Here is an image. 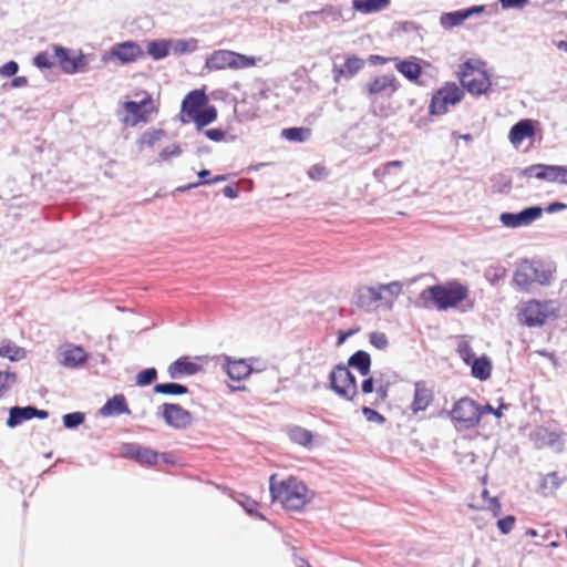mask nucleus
<instances>
[{
  "label": "nucleus",
  "mask_w": 567,
  "mask_h": 567,
  "mask_svg": "<svg viewBox=\"0 0 567 567\" xmlns=\"http://www.w3.org/2000/svg\"><path fill=\"white\" fill-rule=\"evenodd\" d=\"M467 286L456 281H446L443 285H434L422 290L417 298L420 307H429L432 302L437 310H447L455 308L458 303L468 297Z\"/></svg>",
  "instance_id": "1"
},
{
  "label": "nucleus",
  "mask_w": 567,
  "mask_h": 567,
  "mask_svg": "<svg viewBox=\"0 0 567 567\" xmlns=\"http://www.w3.org/2000/svg\"><path fill=\"white\" fill-rule=\"evenodd\" d=\"M270 494L272 502H280L288 511H300L311 501L307 485L293 476L277 482L276 475H272Z\"/></svg>",
  "instance_id": "2"
},
{
  "label": "nucleus",
  "mask_w": 567,
  "mask_h": 567,
  "mask_svg": "<svg viewBox=\"0 0 567 567\" xmlns=\"http://www.w3.org/2000/svg\"><path fill=\"white\" fill-rule=\"evenodd\" d=\"M554 267L539 259H523L514 272L513 282L519 289L527 290L534 284L547 286L550 284Z\"/></svg>",
  "instance_id": "3"
},
{
  "label": "nucleus",
  "mask_w": 567,
  "mask_h": 567,
  "mask_svg": "<svg viewBox=\"0 0 567 567\" xmlns=\"http://www.w3.org/2000/svg\"><path fill=\"white\" fill-rule=\"evenodd\" d=\"M485 63L481 60H467L460 66V81L471 94L486 93L492 83L489 75L484 70Z\"/></svg>",
  "instance_id": "4"
},
{
  "label": "nucleus",
  "mask_w": 567,
  "mask_h": 567,
  "mask_svg": "<svg viewBox=\"0 0 567 567\" xmlns=\"http://www.w3.org/2000/svg\"><path fill=\"white\" fill-rule=\"evenodd\" d=\"M256 63L257 59L255 56L229 50H216L206 59L205 66L209 70H239L254 66Z\"/></svg>",
  "instance_id": "5"
},
{
  "label": "nucleus",
  "mask_w": 567,
  "mask_h": 567,
  "mask_svg": "<svg viewBox=\"0 0 567 567\" xmlns=\"http://www.w3.org/2000/svg\"><path fill=\"white\" fill-rule=\"evenodd\" d=\"M528 437L537 450L550 449L560 453L564 449V433L556 424L537 425L529 432Z\"/></svg>",
  "instance_id": "6"
},
{
  "label": "nucleus",
  "mask_w": 567,
  "mask_h": 567,
  "mask_svg": "<svg viewBox=\"0 0 567 567\" xmlns=\"http://www.w3.org/2000/svg\"><path fill=\"white\" fill-rule=\"evenodd\" d=\"M330 389L341 399L352 401L358 394L357 379L344 364H337L329 374Z\"/></svg>",
  "instance_id": "7"
},
{
  "label": "nucleus",
  "mask_w": 567,
  "mask_h": 567,
  "mask_svg": "<svg viewBox=\"0 0 567 567\" xmlns=\"http://www.w3.org/2000/svg\"><path fill=\"white\" fill-rule=\"evenodd\" d=\"M464 92L455 83H446L439 89L432 96L429 106L431 115H443L453 106L462 101Z\"/></svg>",
  "instance_id": "8"
},
{
  "label": "nucleus",
  "mask_w": 567,
  "mask_h": 567,
  "mask_svg": "<svg viewBox=\"0 0 567 567\" xmlns=\"http://www.w3.org/2000/svg\"><path fill=\"white\" fill-rule=\"evenodd\" d=\"M451 417L463 429L475 427L482 417L481 405L471 398H462L455 402L451 411Z\"/></svg>",
  "instance_id": "9"
},
{
  "label": "nucleus",
  "mask_w": 567,
  "mask_h": 567,
  "mask_svg": "<svg viewBox=\"0 0 567 567\" xmlns=\"http://www.w3.org/2000/svg\"><path fill=\"white\" fill-rule=\"evenodd\" d=\"M167 426L175 430H185L193 424L194 417L192 413L176 403H163L157 411Z\"/></svg>",
  "instance_id": "10"
},
{
  "label": "nucleus",
  "mask_w": 567,
  "mask_h": 567,
  "mask_svg": "<svg viewBox=\"0 0 567 567\" xmlns=\"http://www.w3.org/2000/svg\"><path fill=\"white\" fill-rule=\"evenodd\" d=\"M55 64L58 63L61 70L66 74H74L86 71L87 62L85 55L80 53L76 56L70 55V50L61 45L54 44L51 47Z\"/></svg>",
  "instance_id": "11"
},
{
  "label": "nucleus",
  "mask_w": 567,
  "mask_h": 567,
  "mask_svg": "<svg viewBox=\"0 0 567 567\" xmlns=\"http://www.w3.org/2000/svg\"><path fill=\"white\" fill-rule=\"evenodd\" d=\"M542 214V207L530 206L518 213H503L499 216V220L506 227L516 228L532 224L534 220L538 219Z\"/></svg>",
  "instance_id": "12"
},
{
  "label": "nucleus",
  "mask_w": 567,
  "mask_h": 567,
  "mask_svg": "<svg viewBox=\"0 0 567 567\" xmlns=\"http://www.w3.org/2000/svg\"><path fill=\"white\" fill-rule=\"evenodd\" d=\"M519 322L527 327L543 326L546 322L547 313L544 305L539 301H528L518 312Z\"/></svg>",
  "instance_id": "13"
},
{
  "label": "nucleus",
  "mask_w": 567,
  "mask_h": 567,
  "mask_svg": "<svg viewBox=\"0 0 567 567\" xmlns=\"http://www.w3.org/2000/svg\"><path fill=\"white\" fill-rule=\"evenodd\" d=\"M399 89V82L394 75L383 74L374 78L365 85L369 95L391 97Z\"/></svg>",
  "instance_id": "14"
},
{
  "label": "nucleus",
  "mask_w": 567,
  "mask_h": 567,
  "mask_svg": "<svg viewBox=\"0 0 567 567\" xmlns=\"http://www.w3.org/2000/svg\"><path fill=\"white\" fill-rule=\"evenodd\" d=\"M49 416V412L45 410H39L35 406H13L9 410V417L7 419L8 427H17L24 421L38 417L44 420Z\"/></svg>",
  "instance_id": "15"
},
{
  "label": "nucleus",
  "mask_w": 567,
  "mask_h": 567,
  "mask_svg": "<svg viewBox=\"0 0 567 567\" xmlns=\"http://www.w3.org/2000/svg\"><path fill=\"white\" fill-rule=\"evenodd\" d=\"M382 293L379 285L363 286L355 291V305L367 311H371L378 303L383 305Z\"/></svg>",
  "instance_id": "16"
},
{
  "label": "nucleus",
  "mask_w": 567,
  "mask_h": 567,
  "mask_svg": "<svg viewBox=\"0 0 567 567\" xmlns=\"http://www.w3.org/2000/svg\"><path fill=\"white\" fill-rule=\"evenodd\" d=\"M207 95L204 91L194 90L189 92L182 102V114L187 115V120L182 116L184 123L188 122L189 118L200 111L207 104Z\"/></svg>",
  "instance_id": "17"
},
{
  "label": "nucleus",
  "mask_w": 567,
  "mask_h": 567,
  "mask_svg": "<svg viewBox=\"0 0 567 567\" xmlns=\"http://www.w3.org/2000/svg\"><path fill=\"white\" fill-rule=\"evenodd\" d=\"M110 54L111 56L118 59L122 63H131L143 55V51L138 43L126 41L113 45Z\"/></svg>",
  "instance_id": "18"
},
{
  "label": "nucleus",
  "mask_w": 567,
  "mask_h": 567,
  "mask_svg": "<svg viewBox=\"0 0 567 567\" xmlns=\"http://www.w3.org/2000/svg\"><path fill=\"white\" fill-rule=\"evenodd\" d=\"M305 19L309 20V27L318 28L319 22L317 19H320L323 23H328L329 21H339L342 19V13L340 9L332 6H327L319 11L305 12L301 16V22H303Z\"/></svg>",
  "instance_id": "19"
},
{
  "label": "nucleus",
  "mask_w": 567,
  "mask_h": 567,
  "mask_svg": "<svg viewBox=\"0 0 567 567\" xmlns=\"http://www.w3.org/2000/svg\"><path fill=\"white\" fill-rule=\"evenodd\" d=\"M223 368L227 375L234 381H241L249 377L252 372V368L244 359L233 360L230 357H224Z\"/></svg>",
  "instance_id": "20"
},
{
  "label": "nucleus",
  "mask_w": 567,
  "mask_h": 567,
  "mask_svg": "<svg viewBox=\"0 0 567 567\" xmlns=\"http://www.w3.org/2000/svg\"><path fill=\"white\" fill-rule=\"evenodd\" d=\"M364 66V61L357 56H349L342 65H334L332 69L334 82H339L341 78L351 79Z\"/></svg>",
  "instance_id": "21"
},
{
  "label": "nucleus",
  "mask_w": 567,
  "mask_h": 567,
  "mask_svg": "<svg viewBox=\"0 0 567 567\" xmlns=\"http://www.w3.org/2000/svg\"><path fill=\"white\" fill-rule=\"evenodd\" d=\"M433 400V392L426 386L424 381H417L414 384V398L411 404V410L414 413L424 411Z\"/></svg>",
  "instance_id": "22"
},
{
  "label": "nucleus",
  "mask_w": 567,
  "mask_h": 567,
  "mask_svg": "<svg viewBox=\"0 0 567 567\" xmlns=\"http://www.w3.org/2000/svg\"><path fill=\"white\" fill-rule=\"evenodd\" d=\"M202 367L195 362L188 361L187 358L182 357L172 362L167 368V373L171 379H179L183 375H194L199 372Z\"/></svg>",
  "instance_id": "23"
},
{
  "label": "nucleus",
  "mask_w": 567,
  "mask_h": 567,
  "mask_svg": "<svg viewBox=\"0 0 567 567\" xmlns=\"http://www.w3.org/2000/svg\"><path fill=\"white\" fill-rule=\"evenodd\" d=\"M126 456L135 458L141 464L153 465L157 463L159 454L150 447L137 444H126L124 447Z\"/></svg>",
  "instance_id": "24"
},
{
  "label": "nucleus",
  "mask_w": 567,
  "mask_h": 567,
  "mask_svg": "<svg viewBox=\"0 0 567 567\" xmlns=\"http://www.w3.org/2000/svg\"><path fill=\"white\" fill-rule=\"evenodd\" d=\"M130 413H131V410L128 409L125 396L123 394L113 395L100 409V414L102 416H112V415H121V414H130Z\"/></svg>",
  "instance_id": "25"
},
{
  "label": "nucleus",
  "mask_w": 567,
  "mask_h": 567,
  "mask_svg": "<svg viewBox=\"0 0 567 567\" xmlns=\"http://www.w3.org/2000/svg\"><path fill=\"white\" fill-rule=\"evenodd\" d=\"M535 134V127L530 120H522L514 124L509 131L508 138L511 143L518 146L525 138Z\"/></svg>",
  "instance_id": "26"
},
{
  "label": "nucleus",
  "mask_w": 567,
  "mask_h": 567,
  "mask_svg": "<svg viewBox=\"0 0 567 567\" xmlns=\"http://www.w3.org/2000/svg\"><path fill=\"white\" fill-rule=\"evenodd\" d=\"M124 109L137 121H145L147 115L153 111L152 97L147 95L141 102L127 101L124 104Z\"/></svg>",
  "instance_id": "27"
},
{
  "label": "nucleus",
  "mask_w": 567,
  "mask_h": 567,
  "mask_svg": "<svg viewBox=\"0 0 567 567\" xmlns=\"http://www.w3.org/2000/svg\"><path fill=\"white\" fill-rule=\"evenodd\" d=\"M348 365L365 377L370 373L371 357L367 351L358 350L348 359Z\"/></svg>",
  "instance_id": "28"
},
{
  "label": "nucleus",
  "mask_w": 567,
  "mask_h": 567,
  "mask_svg": "<svg viewBox=\"0 0 567 567\" xmlns=\"http://www.w3.org/2000/svg\"><path fill=\"white\" fill-rule=\"evenodd\" d=\"M396 61V70L410 81H415L422 74V66L417 63L416 59L399 60Z\"/></svg>",
  "instance_id": "29"
},
{
  "label": "nucleus",
  "mask_w": 567,
  "mask_h": 567,
  "mask_svg": "<svg viewBox=\"0 0 567 567\" xmlns=\"http://www.w3.org/2000/svg\"><path fill=\"white\" fill-rule=\"evenodd\" d=\"M87 359V354L82 347H73L62 352L61 363L65 368H76Z\"/></svg>",
  "instance_id": "30"
},
{
  "label": "nucleus",
  "mask_w": 567,
  "mask_h": 567,
  "mask_svg": "<svg viewBox=\"0 0 567 567\" xmlns=\"http://www.w3.org/2000/svg\"><path fill=\"white\" fill-rule=\"evenodd\" d=\"M470 365L471 373L475 379L485 381L491 377L492 362L488 357L482 355L480 358H475Z\"/></svg>",
  "instance_id": "31"
},
{
  "label": "nucleus",
  "mask_w": 567,
  "mask_h": 567,
  "mask_svg": "<svg viewBox=\"0 0 567 567\" xmlns=\"http://www.w3.org/2000/svg\"><path fill=\"white\" fill-rule=\"evenodd\" d=\"M389 4L390 0H352V8L364 14L382 11Z\"/></svg>",
  "instance_id": "32"
},
{
  "label": "nucleus",
  "mask_w": 567,
  "mask_h": 567,
  "mask_svg": "<svg viewBox=\"0 0 567 567\" xmlns=\"http://www.w3.org/2000/svg\"><path fill=\"white\" fill-rule=\"evenodd\" d=\"M379 287L383 297V305L391 309L394 300L402 293L403 285L400 281H391L379 284Z\"/></svg>",
  "instance_id": "33"
},
{
  "label": "nucleus",
  "mask_w": 567,
  "mask_h": 567,
  "mask_svg": "<svg viewBox=\"0 0 567 567\" xmlns=\"http://www.w3.org/2000/svg\"><path fill=\"white\" fill-rule=\"evenodd\" d=\"M217 118V110L214 105L206 104L200 111L194 114L189 121H194L196 127L199 131L213 123Z\"/></svg>",
  "instance_id": "34"
},
{
  "label": "nucleus",
  "mask_w": 567,
  "mask_h": 567,
  "mask_svg": "<svg viewBox=\"0 0 567 567\" xmlns=\"http://www.w3.org/2000/svg\"><path fill=\"white\" fill-rule=\"evenodd\" d=\"M172 47V40H159V41H150L147 43V53L154 60H161L166 58L169 54V50Z\"/></svg>",
  "instance_id": "35"
},
{
  "label": "nucleus",
  "mask_w": 567,
  "mask_h": 567,
  "mask_svg": "<svg viewBox=\"0 0 567 567\" xmlns=\"http://www.w3.org/2000/svg\"><path fill=\"white\" fill-rule=\"evenodd\" d=\"M288 435L292 442H295L301 446L311 445L312 440H313V435L309 430L298 426V425L291 426L288 430Z\"/></svg>",
  "instance_id": "36"
},
{
  "label": "nucleus",
  "mask_w": 567,
  "mask_h": 567,
  "mask_svg": "<svg viewBox=\"0 0 567 567\" xmlns=\"http://www.w3.org/2000/svg\"><path fill=\"white\" fill-rule=\"evenodd\" d=\"M281 136L290 142L303 143L311 136V130L308 127H288L281 131Z\"/></svg>",
  "instance_id": "37"
},
{
  "label": "nucleus",
  "mask_w": 567,
  "mask_h": 567,
  "mask_svg": "<svg viewBox=\"0 0 567 567\" xmlns=\"http://www.w3.org/2000/svg\"><path fill=\"white\" fill-rule=\"evenodd\" d=\"M153 390L156 393L166 395H183L189 392L186 385L176 382L157 383Z\"/></svg>",
  "instance_id": "38"
},
{
  "label": "nucleus",
  "mask_w": 567,
  "mask_h": 567,
  "mask_svg": "<svg viewBox=\"0 0 567 567\" xmlns=\"http://www.w3.org/2000/svg\"><path fill=\"white\" fill-rule=\"evenodd\" d=\"M466 19L467 18L464 10H456L443 13L440 17V23L444 29H452L462 24Z\"/></svg>",
  "instance_id": "39"
},
{
  "label": "nucleus",
  "mask_w": 567,
  "mask_h": 567,
  "mask_svg": "<svg viewBox=\"0 0 567 567\" xmlns=\"http://www.w3.org/2000/svg\"><path fill=\"white\" fill-rule=\"evenodd\" d=\"M197 48L198 40L195 38L172 41V49L175 54L192 53L196 51Z\"/></svg>",
  "instance_id": "40"
},
{
  "label": "nucleus",
  "mask_w": 567,
  "mask_h": 567,
  "mask_svg": "<svg viewBox=\"0 0 567 567\" xmlns=\"http://www.w3.org/2000/svg\"><path fill=\"white\" fill-rule=\"evenodd\" d=\"M561 485V480L558 476L557 472L548 473L542 481L540 488L543 491H549V493H554Z\"/></svg>",
  "instance_id": "41"
},
{
  "label": "nucleus",
  "mask_w": 567,
  "mask_h": 567,
  "mask_svg": "<svg viewBox=\"0 0 567 567\" xmlns=\"http://www.w3.org/2000/svg\"><path fill=\"white\" fill-rule=\"evenodd\" d=\"M62 420L64 427L73 430L84 422L85 414L83 412L66 413L63 415Z\"/></svg>",
  "instance_id": "42"
},
{
  "label": "nucleus",
  "mask_w": 567,
  "mask_h": 567,
  "mask_svg": "<svg viewBox=\"0 0 567 567\" xmlns=\"http://www.w3.org/2000/svg\"><path fill=\"white\" fill-rule=\"evenodd\" d=\"M33 64L39 69H51L55 65V59L49 51L40 52L34 56Z\"/></svg>",
  "instance_id": "43"
},
{
  "label": "nucleus",
  "mask_w": 567,
  "mask_h": 567,
  "mask_svg": "<svg viewBox=\"0 0 567 567\" xmlns=\"http://www.w3.org/2000/svg\"><path fill=\"white\" fill-rule=\"evenodd\" d=\"M157 379V370L155 368H147L138 372L136 375V384L140 386H146L153 383Z\"/></svg>",
  "instance_id": "44"
},
{
  "label": "nucleus",
  "mask_w": 567,
  "mask_h": 567,
  "mask_svg": "<svg viewBox=\"0 0 567 567\" xmlns=\"http://www.w3.org/2000/svg\"><path fill=\"white\" fill-rule=\"evenodd\" d=\"M456 352L463 360V362L467 365H470L471 362L475 359V354L473 352L471 344L465 340L458 343Z\"/></svg>",
  "instance_id": "45"
},
{
  "label": "nucleus",
  "mask_w": 567,
  "mask_h": 567,
  "mask_svg": "<svg viewBox=\"0 0 567 567\" xmlns=\"http://www.w3.org/2000/svg\"><path fill=\"white\" fill-rule=\"evenodd\" d=\"M375 392L381 401H384L388 398L389 389L392 384V380H383V373H378L375 377Z\"/></svg>",
  "instance_id": "46"
},
{
  "label": "nucleus",
  "mask_w": 567,
  "mask_h": 567,
  "mask_svg": "<svg viewBox=\"0 0 567 567\" xmlns=\"http://www.w3.org/2000/svg\"><path fill=\"white\" fill-rule=\"evenodd\" d=\"M165 136L163 130H150L143 133L141 136V144L153 146L157 141Z\"/></svg>",
  "instance_id": "47"
},
{
  "label": "nucleus",
  "mask_w": 567,
  "mask_h": 567,
  "mask_svg": "<svg viewBox=\"0 0 567 567\" xmlns=\"http://www.w3.org/2000/svg\"><path fill=\"white\" fill-rule=\"evenodd\" d=\"M403 166V162L401 161H391L382 165L381 167L374 169L373 175L377 179L382 181L391 169L401 168Z\"/></svg>",
  "instance_id": "48"
},
{
  "label": "nucleus",
  "mask_w": 567,
  "mask_h": 567,
  "mask_svg": "<svg viewBox=\"0 0 567 567\" xmlns=\"http://www.w3.org/2000/svg\"><path fill=\"white\" fill-rule=\"evenodd\" d=\"M238 503L250 516H256L264 519V516L257 512V502L254 501L252 498L241 495L240 499H238Z\"/></svg>",
  "instance_id": "49"
},
{
  "label": "nucleus",
  "mask_w": 567,
  "mask_h": 567,
  "mask_svg": "<svg viewBox=\"0 0 567 567\" xmlns=\"http://www.w3.org/2000/svg\"><path fill=\"white\" fill-rule=\"evenodd\" d=\"M17 381L16 373L0 371V398Z\"/></svg>",
  "instance_id": "50"
},
{
  "label": "nucleus",
  "mask_w": 567,
  "mask_h": 567,
  "mask_svg": "<svg viewBox=\"0 0 567 567\" xmlns=\"http://www.w3.org/2000/svg\"><path fill=\"white\" fill-rule=\"evenodd\" d=\"M515 522H516L515 516L507 515L497 520V527L502 534L507 535L513 530V528L515 526Z\"/></svg>",
  "instance_id": "51"
},
{
  "label": "nucleus",
  "mask_w": 567,
  "mask_h": 567,
  "mask_svg": "<svg viewBox=\"0 0 567 567\" xmlns=\"http://www.w3.org/2000/svg\"><path fill=\"white\" fill-rule=\"evenodd\" d=\"M362 413L368 422L378 424H383L385 422V417L382 414L369 406H363Z\"/></svg>",
  "instance_id": "52"
},
{
  "label": "nucleus",
  "mask_w": 567,
  "mask_h": 567,
  "mask_svg": "<svg viewBox=\"0 0 567 567\" xmlns=\"http://www.w3.org/2000/svg\"><path fill=\"white\" fill-rule=\"evenodd\" d=\"M370 343L377 349L383 350L388 347V337L383 332H372L370 334Z\"/></svg>",
  "instance_id": "53"
},
{
  "label": "nucleus",
  "mask_w": 567,
  "mask_h": 567,
  "mask_svg": "<svg viewBox=\"0 0 567 567\" xmlns=\"http://www.w3.org/2000/svg\"><path fill=\"white\" fill-rule=\"evenodd\" d=\"M19 71V64L11 60L0 66V76L10 78L17 74Z\"/></svg>",
  "instance_id": "54"
},
{
  "label": "nucleus",
  "mask_w": 567,
  "mask_h": 567,
  "mask_svg": "<svg viewBox=\"0 0 567 567\" xmlns=\"http://www.w3.org/2000/svg\"><path fill=\"white\" fill-rule=\"evenodd\" d=\"M199 133H203L207 138L214 142H221L226 135V132L221 128H203Z\"/></svg>",
  "instance_id": "55"
},
{
  "label": "nucleus",
  "mask_w": 567,
  "mask_h": 567,
  "mask_svg": "<svg viewBox=\"0 0 567 567\" xmlns=\"http://www.w3.org/2000/svg\"><path fill=\"white\" fill-rule=\"evenodd\" d=\"M182 153L179 145H172L168 147H165L158 155L161 161H167L173 156H179Z\"/></svg>",
  "instance_id": "56"
},
{
  "label": "nucleus",
  "mask_w": 567,
  "mask_h": 567,
  "mask_svg": "<svg viewBox=\"0 0 567 567\" xmlns=\"http://www.w3.org/2000/svg\"><path fill=\"white\" fill-rule=\"evenodd\" d=\"M498 2L503 9H523L529 0H498Z\"/></svg>",
  "instance_id": "57"
},
{
  "label": "nucleus",
  "mask_w": 567,
  "mask_h": 567,
  "mask_svg": "<svg viewBox=\"0 0 567 567\" xmlns=\"http://www.w3.org/2000/svg\"><path fill=\"white\" fill-rule=\"evenodd\" d=\"M19 348H11L9 346L0 347V357L9 358L11 361L18 360Z\"/></svg>",
  "instance_id": "58"
},
{
  "label": "nucleus",
  "mask_w": 567,
  "mask_h": 567,
  "mask_svg": "<svg viewBox=\"0 0 567 567\" xmlns=\"http://www.w3.org/2000/svg\"><path fill=\"white\" fill-rule=\"evenodd\" d=\"M508 405L507 404H504L502 403L499 405V408L497 409H494L491 404H485V405H481V412H482V415L485 414V413H491V414H494L496 417H502L503 413H502V410L503 409H507Z\"/></svg>",
  "instance_id": "59"
},
{
  "label": "nucleus",
  "mask_w": 567,
  "mask_h": 567,
  "mask_svg": "<svg viewBox=\"0 0 567 567\" xmlns=\"http://www.w3.org/2000/svg\"><path fill=\"white\" fill-rule=\"evenodd\" d=\"M374 384L375 383V378H367L362 381L361 383V391L364 393V394H369V393H372L375 389H374Z\"/></svg>",
  "instance_id": "60"
},
{
  "label": "nucleus",
  "mask_w": 567,
  "mask_h": 567,
  "mask_svg": "<svg viewBox=\"0 0 567 567\" xmlns=\"http://www.w3.org/2000/svg\"><path fill=\"white\" fill-rule=\"evenodd\" d=\"M326 175H327L326 169L322 166L315 165L309 169V176L312 179H320Z\"/></svg>",
  "instance_id": "61"
},
{
  "label": "nucleus",
  "mask_w": 567,
  "mask_h": 567,
  "mask_svg": "<svg viewBox=\"0 0 567 567\" xmlns=\"http://www.w3.org/2000/svg\"><path fill=\"white\" fill-rule=\"evenodd\" d=\"M487 508L493 513L494 516H498L502 512V505L496 497L489 499Z\"/></svg>",
  "instance_id": "62"
},
{
  "label": "nucleus",
  "mask_w": 567,
  "mask_h": 567,
  "mask_svg": "<svg viewBox=\"0 0 567 567\" xmlns=\"http://www.w3.org/2000/svg\"><path fill=\"white\" fill-rule=\"evenodd\" d=\"M223 193L226 197L228 198H237L239 196V189L236 185H227L224 189H223Z\"/></svg>",
  "instance_id": "63"
},
{
  "label": "nucleus",
  "mask_w": 567,
  "mask_h": 567,
  "mask_svg": "<svg viewBox=\"0 0 567 567\" xmlns=\"http://www.w3.org/2000/svg\"><path fill=\"white\" fill-rule=\"evenodd\" d=\"M557 172V181L560 184L567 185V167L566 166H558L555 168Z\"/></svg>",
  "instance_id": "64"
}]
</instances>
